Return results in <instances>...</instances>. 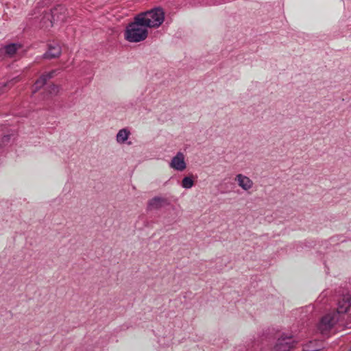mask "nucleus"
Listing matches in <instances>:
<instances>
[{
  "mask_svg": "<svg viewBox=\"0 0 351 351\" xmlns=\"http://www.w3.org/2000/svg\"><path fill=\"white\" fill-rule=\"evenodd\" d=\"M169 166L172 169L177 171H182L184 170L186 167V165L183 153L180 152H178L176 156L172 158Z\"/></svg>",
  "mask_w": 351,
  "mask_h": 351,
  "instance_id": "6",
  "label": "nucleus"
},
{
  "mask_svg": "<svg viewBox=\"0 0 351 351\" xmlns=\"http://www.w3.org/2000/svg\"><path fill=\"white\" fill-rule=\"evenodd\" d=\"M144 25L148 27H158L165 20V12L160 8H156L151 10L140 13L136 15Z\"/></svg>",
  "mask_w": 351,
  "mask_h": 351,
  "instance_id": "2",
  "label": "nucleus"
},
{
  "mask_svg": "<svg viewBox=\"0 0 351 351\" xmlns=\"http://www.w3.org/2000/svg\"><path fill=\"white\" fill-rule=\"evenodd\" d=\"M349 351H351V348L350 349V350H349Z\"/></svg>",
  "mask_w": 351,
  "mask_h": 351,
  "instance_id": "18",
  "label": "nucleus"
},
{
  "mask_svg": "<svg viewBox=\"0 0 351 351\" xmlns=\"http://www.w3.org/2000/svg\"><path fill=\"white\" fill-rule=\"evenodd\" d=\"M337 321L338 315L336 312L328 313L322 318L318 328L322 333H325L330 330Z\"/></svg>",
  "mask_w": 351,
  "mask_h": 351,
  "instance_id": "3",
  "label": "nucleus"
},
{
  "mask_svg": "<svg viewBox=\"0 0 351 351\" xmlns=\"http://www.w3.org/2000/svg\"><path fill=\"white\" fill-rule=\"evenodd\" d=\"M294 341L291 337L285 336L278 338L274 346L276 351H289L293 346Z\"/></svg>",
  "mask_w": 351,
  "mask_h": 351,
  "instance_id": "4",
  "label": "nucleus"
},
{
  "mask_svg": "<svg viewBox=\"0 0 351 351\" xmlns=\"http://www.w3.org/2000/svg\"><path fill=\"white\" fill-rule=\"evenodd\" d=\"M21 47V45L12 43L4 47L5 53L10 57H12L18 49Z\"/></svg>",
  "mask_w": 351,
  "mask_h": 351,
  "instance_id": "12",
  "label": "nucleus"
},
{
  "mask_svg": "<svg viewBox=\"0 0 351 351\" xmlns=\"http://www.w3.org/2000/svg\"><path fill=\"white\" fill-rule=\"evenodd\" d=\"M56 71H51L49 73H46L40 76L39 79L36 80L34 86V91H37L39 88H40L44 84H46L47 81L51 78H52L56 73Z\"/></svg>",
  "mask_w": 351,
  "mask_h": 351,
  "instance_id": "9",
  "label": "nucleus"
},
{
  "mask_svg": "<svg viewBox=\"0 0 351 351\" xmlns=\"http://www.w3.org/2000/svg\"><path fill=\"white\" fill-rule=\"evenodd\" d=\"M167 204V199L166 198L156 196L148 201L147 210H157Z\"/></svg>",
  "mask_w": 351,
  "mask_h": 351,
  "instance_id": "7",
  "label": "nucleus"
},
{
  "mask_svg": "<svg viewBox=\"0 0 351 351\" xmlns=\"http://www.w3.org/2000/svg\"><path fill=\"white\" fill-rule=\"evenodd\" d=\"M2 93H3V91H1H1H0V95H1Z\"/></svg>",
  "mask_w": 351,
  "mask_h": 351,
  "instance_id": "17",
  "label": "nucleus"
},
{
  "mask_svg": "<svg viewBox=\"0 0 351 351\" xmlns=\"http://www.w3.org/2000/svg\"><path fill=\"white\" fill-rule=\"evenodd\" d=\"M351 306V296L349 295H344L342 300L339 302L337 308V315L339 313H346Z\"/></svg>",
  "mask_w": 351,
  "mask_h": 351,
  "instance_id": "10",
  "label": "nucleus"
},
{
  "mask_svg": "<svg viewBox=\"0 0 351 351\" xmlns=\"http://www.w3.org/2000/svg\"><path fill=\"white\" fill-rule=\"evenodd\" d=\"M130 135V132L128 129H121L118 132L116 136V140L117 143L123 144L128 140Z\"/></svg>",
  "mask_w": 351,
  "mask_h": 351,
  "instance_id": "11",
  "label": "nucleus"
},
{
  "mask_svg": "<svg viewBox=\"0 0 351 351\" xmlns=\"http://www.w3.org/2000/svg\"><path fill=\"white\" fill-rule=\"evenodd\" d=\"M235 182L238 186L245 191H249L254 186L253 181L247 176L239 173L234 178Z\"/></svg>",
  "mask_w": 351,
  "mask_h": 351,
  "instance_id": "5",
  "label": "nucleus"
},
{
  "mask_svg": "<svg viewBox=\"0 0 351 351\" xmlns=\"http://www.w3.org/2000/svg\"><path fill=\"white\" fill-rule=\"evenodd\" d=\"M50 95H56L59 91V87L55 84H51L48 87Z\"/></svg>",
  "mask_w": 351,
  "mask_h": 351,
  "instance_id": "15",
  "label": "nucleus"
},
{
  "mask_svg": "<svg viewBox=\"0 0 351 351\" xmlns=\"http://www.w3.org/2000/svg\"><path fill=\"white\" fill-rule=\"evenodd\" d=\"M194 181L191 176H186L182 180V186L184 189H189L193 186Z\"/></svg>",
  "mask_w": 351,
  "mask_h": 351,
  "instance_id": "13",
  "label": "nucleus"
},
{
  "mask_svg": "<svg viewBox=\"0 0 351 351\" xmlns=\"http://www.w3.org/2000/svg\"><path fill=\"white\" fill-rule=\"evenodd\" d=\"M20 80L19 77H16L15 78H13L12 80H10L9 82L8 83H5L3 84V87H5L7 86H9L10 84V86H12L14 84L16 83L17 82H19Z\"/></svg>",
  "mask_w": 351,
  "mask_h": 351,
  "instance_id": "16",
  "label": "nucleus"
},
{
  "mask_svg": "<svg viewBox=\"0 0 351 351\" xmlns=\"http://www.w3.org/2000/svg\"><path fill=\"white\" fill-rule=\"evenodd\" d=\"M61 47L57 43L49 44L48 51L43 55L44 58L51 59L58 58L61 54Z\"/></svg>",
  "mask_w": 351,
  "mask_h": 351,
  "instance_id": "8",
  "label": "nucleus"
},
{
  "mask_svg": "<svg viewBox=\"0 0 351 351\" xmlns=\"http://www.w3.org/2000/svg\"><path fill=\"white\" fill-rule=\"evenodd\" d=\"M137 16L130 23L124 32V38L130 43H139L145 40L148 36V30L144 23L138 20Z\"/></svg>",
  "mask_w": 351,
  "mask_h": 351,
  "instance_id": "1",
  "label": "nucleus"
},
{
  "mask_svg": "<svg viewBox=\"0 0 351 351\" xmlns=\"http://www.w3.org/2000/svg\"><path fill=\"white\" fill-rule=\"evenodd\" d=\"M64 10V8H62V7H58L56 8H55L53 11H52V18L53 19V20H57V21H59V20H61V21H63L64 19L63 18H59L58 16H57L58 13V12H62Z\"/></svg>",
  "mask_w": 351,
  "mask_h": 351,
  "instance_id": "14",
  "label": "nucleus"
}]
</instances>
